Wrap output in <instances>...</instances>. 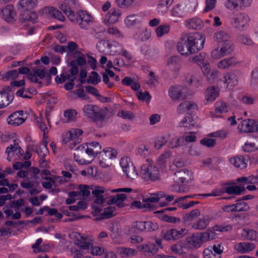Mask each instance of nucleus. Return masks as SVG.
<instances>
[{"instance_id": "f257e3e1", "label": "nucleus", "mask_w": 258, "mask_h": 258, "mask_svg": "<svg viewBox=\"0 0 258 258\" xmlns=\"http://www.w3.org/2000/svg\"><path fill=\"white\" fill-rule=\"evenodd\" d=\"M59 8L70 21L78 25L82 29H88L93 23V17L87 11L79 10L75 14L71 8L65 4H61Z\"/></svg>"}, {"instance_id": "f03ea898", "label": "nucleus", "mask_w": 258, "mask_h": 258, "mask_svg": "<svg viewBox=\"0 0 258 258\" xmlns=\"http://www.w3.org/2000/svg\"><path fill=\"white\" fill-rule=\"evenodd\" d=\"M140 176L147 183L157 182L161 179V171L155 164H144L141 167Z\"/></svg>"}, {"instance_id": "7ed1b4c3", "label": "nucleus", "mask_w": 258, "mask_h": 258, "mask_svg": "<svg viewBox=\"0 0 258 258\" xmlns=\"http://www.w3.org/2000/svg\"><path fill=\"white\" fill-rule=\"evenodd\" d=\"M184 37L188 48L186 52L194 53L203 48L205 42V37L202 33H191Z\"/></svg>"}, {"instance_id": "20e7f679", "label": "nucleus", "mask_w": 258, "mask_h": 258, "mask_svg": "<svg viewBox=\"0 0 258 258\" xmlns=\"http://www.w3.org/2000/svg\"><path fill=\"white\" fill-rule=\"evenodd\" d=\"M83 111L86 116L94 121L103 120L106 116L105 112L99 106L93 104L85 105Z\"/></svg>"}, {"instance_id": "39448f33", "label": "nucleus", "mask_w": 258, "mask_h": 258, "mask_svg": "<svg viewBox=\"0 0 258 258\" xmlns=\"http://www.w3.org/2000/svg\"><path fill=\"white\" fill-rule=\"evenodd\" d=\"M27 118V113L23 110H16L11 113L6 119L7 123L12 126L17 127L23 124Z\"/></svg>"}, {"instance_id": "423d86ee", "label": "nucleus", "mask_w": 258, "mask_h": 258, "mask_svg": "<svg viewBox=\"0 0 258 258\" xmlns=\"http://www.w3.org/2000/svg\"><path fill=\"white\" fill-rule=\"evenodd\" d=\"M214 40L217 42L219 47H225L228 50H234V46L231 40L230 36L223 31L216 32L214 35Z\"/></svg>"}, {"instance_id": "0eeeda50", "label": "nucleus", "mask_w": 258, "mask_h": 258, "mask_svg": "<svg viewBox=\"0 0 258 258\" xmlns=\"http://www.w3.org/2000/svg\"><path fill=\"white\" fill-rule=\"evenodd\" d=\"M191 172L186 168L179 169L175 172L173 179L175 183L179 185V191L184 190V185L190 178Z\"/></svg>"}, {"instance_id": "6e6552de", "label": "nucleus", "mask_w": 258, "mask_h": 258, "mask_svg": "<svg viewBox=\"0 0 258 258\" xmlns=\"http://www.w3.org/2000/svg\"><path fill=\"white\" fill-rule=\"evenodd\" d=\"M168 95L174 101L184 100L186 98V89L181 85H172L168 90Z\"/></svg>"}, {"instance_id": "1a4fd4ad", "label": "nucleus", "mask_w": 258, "mask_h": 258, "mask_svg": "<svg viewBox=\"0 0 258 258\" xmlns=\"http://www.w3.org/2000/svg\"><path fill=\"white\" fill-rule=\"evenodd\" d=\"M250 19L248 15L238 13L233 18V26L238 30L243 31L248 25Z\"/></svg>"}, {"instance_id": "9d476101", "label": "nucleus", "mask_w": 258, "mask_h": 258, "mask_svg": "<svg viewBox=\"0 0 258 258\" xmlns=\"http://www.w3.org/2000/svg\"><path fill=\"white\" fill-rule=\"evenodd\" d=\"M101 45L106 47L107 50L106 51L109 52L111 54H116L122 48L121 45L115 41H111L110 43L104 40L99 42L96 47L99 51L104 52L105 50L101 49Z\"/></svg>"}, {"instance_id": "9b49d317", "label": "nucleus", "mask_w": 258, "mask_h": 258, "mask_svg": "<svg viewBox=\"0 0 258 258\" xmlns=\"http://www.w3.org/2000/svg\"><path fill=\"white\" fill-rule=\"evenodd\" d=\"M75 59L70 61L69 66L70 67V73L72 76H76L78 74V66L84 67L87 63V60L85 54L82 56H74Z\"/></svg>"}, {"instance_id": "f8f14e48", "label": "nucleus", "mask_w": 258, "mask_h": 258, "mask_svg": "<svg viewBox=\"0 0 258 258\" xmlns=\"http://www.w3.org/2000/svg\"><path fill=\"white\" fill-rule=\"evenodd\" d=\"M238 129L244 133H258V121L250 119L243 120L238 124Z\"/></svg>"}, {"instance_id": "ddd939ff", "label": "nucleus", "mask_w": 258, "mask_h": 258, "mask_svg": "<svg viewBox=\"0 0 258 258\" xmlns=\"http://www.w3.org/2000/svg\"><path fill=\"white\" fill-rule=\"evenodd\" d=\"M120 165L123 172L128 178H134L133 175H137L135 172V167L131 161V159L128 157H124L120 160Z\"/></svg>"}, {"instance_id": "4468645a", "label": "nucleus", "mask_w": 258, "mask_h": 258, "mask_svg": "<svg viewBox=\"0 0 258 258\" xmlns=\"http://www.w3.org/2000/svg\"><path fill=\"white\" fill-rule=\"evenodd\" d=\"M0 16L8 23H13L16 20L17 13L12 5H8L2 8Z\"/></svg>"}, {"instance_id": "2eb2a0df", "label": "nucleus", "mask_w": 258, "mask_h": 258, "mask_svg": "<svg viewBox=\"0 0 258 258\" xmlns=\"http://www.w3.org/2000/svg\"><path fill=\"white\" fill-rule=\"evenodd\" d=\"M188 230L185 228H182L177 230L175 229H170L165 232L163 235L164 240H175L180 239L187 234Z\"/></svg>"}, {"instance_id": "dca6fc26", "label": "nucleus", "mask_w": 258, "mask_h": 258, "mask_svg": "<svg viewBox=\"0 0 258 258\" xmlns=\"http://www.w3.org/2000/svg\"><path fill=\"white\" fill-rule=\"evenodd\" d=\"M6 153L7 154V159L9 161L12 160L13 157L15 154L18 157L23 154V150L19 146L18 144L14 143V145H10L7 148Z\"/></svg>"}, {"instance_id": "f3484780", "label": "nucleus", "mask_w": 258, "mask_h": 258, "mask_svg": "<svg viewBox=\"0 0 258 258\" xmlns=\"http://www.w3.org/2000/svg\"><path fill=\"white\" fill-rule=\"evenodd\" d=\"M224 83V87L232 89L237 84V78L234 73H228L224 75V76L220 80Z\"/></svg>"}, {"instance_id": "a211bd4d", "label": "nucleus", "mask_w": 258, "mask_h": 258, "mask_svg": "<svg viewBox=\"0 0 258 258\" xmlns=\"http://www.w3.org/2000/svg\"><path fill=\"white\" fill-rule=\"evenodd\" d=\"M248 158L246 156H237L231 157L229 161L230 163L236 168L244 169L247 166Z\"/></svg>"}, {"instance_id": "6ab92c4d", "label": "nucleus", "mask_w": 258, "mask_h": 258, "mask_svg": "<svg viewBox=\"0 0 258 258\" xmlns=\"http://www.w3.org/2000/svg\"><path fill=\"white\" fill-rule=\"evenodd\" d=\"M77 239L75 244L82 249L88 250L92 246L93 243L86 237L82 236L79 233H76Z\"/></svg>"}, {"instance_id": "aec40b11", "label": "nucleus", "mask_w": 258, "mask_h": 258, "mask_svg": "<svg viewBox=\"0 0 258 258\" xmlns=\"http://www.w3.org/2000/svg\"><path fill=\"white\" fill-rule=\"evenodd\" d=\"M38 16L36 13L32 10H26L21 11L20 19L24 21H31L34 23L37 22Z\"/></svg>"}, {"instance_id": "412c9836", "label": "nucleus", "mask_w": 258, "mask_h": 258, "mask_svg": "<svg viewBox=\"0 0 258 258\" xmlns=\"http://www.w3.org/2000/svg\"><path fill=\"white\" fill-rule=\"evenodd\" d=\"M106 190L104 187L96 186L92 191V194L95 197L94 202L97 204L102 205L105 202V199L103 198L102 194Z\"/></svg>"}, {"instance_id": "4be33fe9", "label": "nucleus", "mask_w": 258, "mask_h": 258, "mask_svg": "<svg viewBox=\"0 0 258 258\" xmlns=\"http://www.w3.org/2000/svg\"><path fill=\"white\" fill-rule=\"evenodd\" d=\"M140 250L146 255L151 256L157 252L158 247L155 244L149 243L140 246Z\"/></svg>"}, {"instance_id": "5701e85b", "label": "nucleus", "mask_w": 258, "mask_h": 258, "mask_svg": "<svg viewBox=\"0 0 258 258\" xmlns=\"http://www.w3.org/2000/svg\"><path fill=\"white\" fill-rule=\"evenodd\" d=\"M205 99L209 102H213L219 95V91L218 89L214 86H211L208 87L206 90Z\"/></svg>"}, {"instance_id": "b1692460", "label": "nucleus", "mask_w": 258, "mask_h": 258, "mask_svg": "<svg viewBox=\"0 0 258 258\" xmlns=\"http://www.w3.org/2000/svg\"><path fill=\"white\" fill-rule=\"evenodd\" d=\"M120 16L119 11L115 9H111L106 15V25H110L116 23Z\"/></svg>"}, {"instance_id": "393cba45", "label": "nucleus", "mask_w": 258, "mask_h": 258, "mask_svg": "<svg viewBox=\"0 0 258 258\" xmlns=\"http://www.w3.org/2000/svg\"><path fill=\"white\" fill-rule=\"evenodd\" d=\"M233 51L232 50H228V48L223 46L220 47V49L219 47H217L212 50L211 56L214 59H219L227 54H230Z\"/></svg>"}, {"instance_id": "a878e982", "label": "nucleus", "mask_w": 258, "mask_h": 258, "mask_svg": "<svg viewBox=\"0 0 258 258\" xmlns=\"http://www.w3.org/2000/svg\"><path fill=\"white\" fill-rule=\"evenodd\" d=\"M254 248L253 243L249 242H240L235 246L237 251L241 253H245L248 252Z\"/></svg>"}, {"instance_id": "bb28decb", "label": "nucleus", "mask_w": 258, "mask_h": 258, "mask_svg": "<svg viewBox=\"0 0 258 258\" xmlns=\"http://www.w3.org/2000/svg\"><path fill=\"white\" fill-rule=\"evenodd\" d=\"M14 96L6 92H0V108L7 106L13 100Z\"/></svg>"}, {"instance_id": "cd10ccee", "label": "nucleus", "mask_w": 258, "mask_h": 258, "mask_svg": "<svg viewBox=\"0 0 258 258\" xmlns=\"http://www.w3.org/2000/svg\"><path fill=\"white\" fill-rule=\"evenodd\" d=\"M224 193L229 195H240L245 191L243 185H230L224 188Z\"/></svg>"}, {"instance_id": "c85d7f7f", "label": "nucleus", "mask_w": 258, "mask_h": 258, "mask_svg": "<svg viewBox=\"0 0 258 258\" xmlns=\"http://www.w3.org/2000/svg\"><path fill=\"white\" fill-rule=\"evenodd\" d=\"M75 139L74 136L72 134V132L69 131L62 136V143L63 144H67L68 143L72 142L70 145L69 148L71 149H73L76 145Z\"/></svg>"}, {"instance_id": "c756f323", "label": "nucleus", "mask_w": 258, "mask_h": 258, "mask_svg": "<svg viewBox=\"0 0 258 258\" xmlns=\"http://www.w3.org/2000/svg\"><path fill=\"white\" fill-rule=\"evenodd\" d=\"M37 3V0H21L19 3L18 9L21 11L32 10Z\"/></svg>"}, {"instance_id": "7c9ffc66", "label": "nucleus", "mask_w": 258, "mask_h": 258, "mask_svg": "<svg viewBox=\"0 0 258 258\" xmlns=\"http://www.w3.org/2000/svg\"><path fill=\"white\" fill-rule=\"evenodd\" d=\"M209 223L208 216H204L199 218L196 222L192 224V228L198 230H203L207 227Z\"/></svg>"}, {"instance_id": "2f4dec72", "label": "nucleus", "mask_w": 258, "mask_h": 258, "mask_svg": "<svg viewBox=\"0 0 258 258\" xmlns=\"http://www.w3.org/2000/svg\"><path fill=\"white\" fill-rule=\"evenodd\" d=\"M38 148L36 153L39 158V164L42 166L46 165V160H45V157L49 153L48 147L39 146Z\"/></svg>"}, {"instance_id": "473e14b6", "label": "nucleus", "mask_w": 258, "mask_h": 258, "mask_svg": "<svg viewBox=\"0 0 258 258\" xmlns=\"http://www.w3.org/2000/svg\"><path fill=\"white\" fill-rule=\"evenodd\" d=\"M177 49L182 55H187L192 54V52H186L187 50V45L185 37H181L177 44Z\"/></svg>"}, {"instance_id": "72a5a7b5", "label": "nucleus", "mask_w": 258, "mask_h": 258, "mask_svg": "<svg viewBox=\"0 0 258 258\" xmlns=\"http://www.w3.org/2000/svg\"><path fill=\"white\" fill-rule=\"evenodd\" d=\"M170 14L173 17L182 18L185 17L186 12L181 5L177 4L171 10Z\"/></svg>"}, {"instance_id": "f704fd0d", "label": "nucleus", "mask_w": 258, "mask_h": 258, "mask_svg": "<svg viewBox=\"0 0 258 258\" xmlns=\"http://www.w3.org/2000/svg\"><path fill=\"white\" fill-rule=\"evenodd\" d=\"M186 242L196 248L199 247L202 243L199 233H194L187 237Z\"/></svg>"}, {"instance_id": "c9c22d12", "label": "nucleus", "mask_w": 258, "mask_h": 258, "mask_svg": "<svg viewBox=\"0 0 258 258\" xmlns=\"http://www.w3.org/2000/svg\"><path fill=\"white\" fill-rule=\"evenodd\" d=\"M167 64L170 69L176 72L180 68V59L177 56H172L170 57L167 61Z\"/></svg>"}, {"instance_id": "e433bc0d", "label": "nucleus", "mask_w": 258, "mask_h": 258, "mask_svg": "<svg viewBox=\"0 0 258 258\" xmlns=\"http://www.w3.org/2000/svg\"><path fill=\"white\" fill-rule=\"evenodd\" d=\"M197 104L192 101H183L181 102L177 108L179 112H183L186 110H190L196 109Z\"/></svg>"}, {"instance_id": "4c0bfd02", "label": "nucleus", "mask_w": 258, "mask_h": 258, "mask_svg": "<svg viewBox=\"0 0 258 258\" xmlns=\"http://www.w3.org/2000/svg\"><path fill=\"white\" fill-rule=\"evenodd\" d=\"M117 251L122 257L132 256L136 253L135 249L124 247H118Z\"/></svg>"}, {"instance_id": "58836bf2", "label": "nucleus", "mask_w": 258, "mask_h": 258, "mask_svg": "<svg viewBox=\"0 0 258 258\" xmlns=\"http://www.w3.org/2000/svg\"><path fill=\"white\" fill-rule=\"evenodd\" d=\"M236 63L237 61L236 58L234 57H232L220 60L218 63L217 67L220 69H225Z\"/></svg>"}, {"instance_id": "ea45409f", "label": "nucleus", "mask_w": 258, "mask_h": 258, "mask_svg": "<svg viewBox=\"0 0 258 258\" xmlns=\"http://www.w3.org/2000/svg\"><path fill=\"white\" fill-rule=\"evenodd\" d=\"M196 124L195 120L191 114H188L182 118L180 122V126L190 129L191 126H194Z\"/></svg>"}, {"instance_id": "a19ab883", "label": "nucleus", "mask_w": 258, "mask_h": 258, "mask_svg": "<svg viewBox=\"0 0 258 258\" xmlns=\"http://www.w3.org/2000/svg\"><path fill=\"white\" fill-rule=\"evenodd\" d=\"M151 36V32L147 28L142 32L141 29L138 28L136 34L134 35L136 39H141L142 41L148 39Z\"/></svg>"}, {"instance_id": "79ce46f5", "label": "nucleus", "mask_w": 258, "mask_h": 258, "mask_svg": "<svg viewBox=\"0 0 258 258\" xmlns=\"http://www.w3.org/2000/svg\"><path fill=\"white\" fill-rule=\"evenodd\" d=\"M215 112L216 113H224L228 110V106L226 103L222 101H219L215 104Z\"/></svg>"}, {"instance_id": "37998d69", "label": "nucleus", "mask_w": 258, "mask_h": 258, "mask_svg": "<svg viewBox=\"0 0 258 258\" xmlns=\"http://www.w3.org/2000/svg\"><path fill=\"white\" fill-rule=\"evenodd\" d=\"M88 148L92 151V157H97L98 154H101L100 150L101 149V145L97 142H92L88 144Z\"/></svg>"}, {"instance_id": "c03bdc74", "label": "nucleus", "mask_w": 258, "mask_h": 258, "mask_svg": "<svg viewBox=\"0 0 258 258\" xmlns=\"http://www.w3.org/2000/svg\"><path fill=\"white\" fill-rule=\"evenodd\" d=\"M47 10L51 17L61 22H63L66 20L64 16L62 14L61 12L59 10L53 7L48 8Z\"/></svg>"}, {"instance_id": "a18cd8bd", "label": "nucleus", "mask_w": 258, "mask_h": 258, "mask_svg": "<svg viewBox=\"0 0 258 258\" xmlns=\"http://www.w3.org/2000/svg\"><path fill=\"white\" fill-rule=\"evenodd\" d=\"M258 235L257 232L252 229H244L242 232V236L247 240H255Z\"/></svg>"}, {"instance_id": "49530a36", "label": "nucleus", "mask_w": 258, "mask_h": 258, "mask_svg": "<svg viewBox=\"0 0 258 258\" xmlns=\"http://www.w3.org/2000/svg\"><path fill=\"white\" fill-rule=\"evenodd\" d=\"M203 26V22L200 18H194L189 20L187 27L192 29H200Z\"/></svg>"}, {"instance_id": "de8ad7c7", "label": "nucleus", "mask_w": 258, "mask_h": 258, "mask_svg": "<svg viewBox=\"0 0 258 258\" xmlns=\"http://www.w3.org/2000/svg\"><path fill=\"white\" fill-rule=\"evenodd\" d=\"M126 198V195L124 194H117L115 196L112 197L108 201L109 204H116L120 205L125 201Z\"/></svg>"}, {"instance_id": "09e8293b", "label": "nucleus", "mask_w": 258, "mask_h": 258, "mask_svg": "<svg viewBox=\"0 0 258 258\" xmlns=\"http://www.w3.org/2000/svg\"><path fill=\"white\" fill-rule=\"evenodd\" d=\"M101 154H103V156L108 159H112L116 157L117 152L113 148H106L103 150Z\"/></svg>"}, {"instance_id": "8fccbe9b", "label": "nucleus", "mask_w": 258, "mask_h": 258, "mask_svg": "<svg viewBox=\"0 0 258 258\" xmlns=\"http://www.w3.org/2000/svg\"><path fill=\"white\" fill-rule=\"evenodd\" d=\"M42 241V239L41 238H39L37 239L35 243L32 245V248L35 253H39L46 250L45 247L46 246L45 245L42 244L40 245Z\"/></svg>"}, {"instance_id": "3c124183", "label": "nucleus", "mask_w": 258, "mask_h": 258, "mask_svg": "<svg viewBox=\"0 0 258 258\" xmlns=\"http://www.w3.org/2000/svg\"><path fill=\"white\" fill-rule=\"evenodd\" d=\"M21 186L24 188L30 189L29 194L32 196L37 195L40 192L36 188H33L34 185L32 182H21Z\"/></svg>"}, {"instance_id": "603ef678", "label": "nucleus", "mask_w": 258, "mask_h": 258, "mask_svg": "<svg viewBox=\"0 0 258 258\" xmlns=\"http://www.w3.org/2000/svg\"><path fill=\"white\" fill-rule=\"evenodd\" d=\"M168 25H160L156 29L155 32L158 37H161L164 35L168 33L170 31Z\"/></svg>"}, {"instance_id": "864d4df0", "label": "nucleus", "mask_w": 258, "mask_h": 258, "mask_svg": "<svg viewBox=\"0 0 258 258\" xmlns=\"http://www.w3.org/2000/svg\"><path fill=\"white\" fill-rule=\"evenodd\" d=\"M234 205L235 212L246 211L249 208L247 204L242 200H237Z\"/></svg>"}, {"instance_id": "5fc2aeb1", "label": "nucleus", "mask_w": 258, "mask_h": 258, "mask_svg": "<svg viewBox=\"0 0 258 258\" xmlns=\"http://www.w3.org/2000/svg\"><path fill=\"white\" fill-rule=\"evenodd\" d=\"M137 16L134 14L130 15L124 20V22L127 27H130L139 22Z\"/></svg>"}, {"instance_id": "6e6d98bb", "label": "nucleus", "mask_w": 258, "mask_h": 258, "mask_svg": "<svg viewBox=\"0 0 258 258\" xmlns=\"http://www.w3.org/2000/svg\"><path fill=\"white\" fill-rule=\"evenodd\" d=\"M239 0H226L224 6L229 10H237L239 8Z\"/></svg>"}, {"instance_id": "4d7b16f0", "label": "nucleus", "mask_w": 258, "mask_h": 258, "mask_svg": "<svg viewBox=\"0 0 258 258\" xmlns=\"http://www.w3.org/2000/svg\"><path fill=\"white\" fill-rule=\"evenodd\" d=\"M136 96L139 100L145 101L147 103H149L151 101V96L147 91L145 92L138 91L136 93Z\"/></svg>"}, {"instance_id": "13d9d810", "label": "nucleus", "mask_w": 258, "mask_h": 258, "mask_svg": "<svg viewBox=\"0 0 258 258\" xmlns=\"http://www.w3.org/2000/svg\"><path fill=\"white\" fill-rule=\"evenodd\" d=\"M161 197V194H153L150 197L144 199L143 201L145 203V205H148L149 207H150V203H154L158 202L160 198Z\"/></svg>"}, {"instance_id": "bf43d9fd", "label": "nucleus", "mask_w": 258, "mask_h": 258, "mask_svg": "<svg viewBox=\"0 0 258 258\" xmlns=\"http://www.w3.org/2000/svg\"><path fill=\"white\" fill-rule=\"evenodd\" d=\"M19 76V72L17 70H13L9 71L6 73L3 76V80L4 81H8L10 79L14 80L17 78Z\"/></svg>"}, {"instance_id": "052dcab7", "label": "nucleus", "mask_w": 258, "mask_h": 258, "mask_svg": "<svg viewBox=\"0 0 258 258\" xmlns=\"http://www.w3.org/2000/svg\"><path fill=\"white\" fill-rule=\"evenodd\" d=\"M168 138L165 136L158 137L155 141L154 147L159 150L167 142Z\"/></svg>"}, {"instance_id": "680f3d73", "label": "nucleus", "mask_w": 258, "mask_h": 258, "mask_svg": "<svg viewBox=\"0 0 258 258\" xmlns=\"http://www.w3.org/2000/svg\"><path fill=\"white\" fill-rule=\"evenodd\" d=\"M101 81V78L99 74L96 72H92L91 75L89 76L87 80L88 83L96 85Z\"/></svg>"}, {"instance_id": "e2e57ef3", "label": "nucleus", "mask_w": 258, "mask_h": 258, "mask_svg": "<svg viewBox=\"0 0 258 258\" xmlns=\"http://www.w3.org/2000/svg\"><path fill=\"white\" fill-rule=\"evenodd\" d=\"M202 243L209 241L213 238L214 233L212 231H208L205 232L199 233Z\"/></svg>"}, {"instance_id": "0e129e2a", "label": "nucleus", "mask_w": 258, "mask_h": 258, "mask_svg": "<svg viewBox=\"0 0 258 258\" xmlns=\"http://www.w3.org/2000/svg\"><path fill=\"white\" fill-rule=\"evenodd\" d=\"M210 248L215 254L218 256H220L224 250L222 243L218 241L216 242L212 246L210 247Z\"/></svg>"}, {"instance_id": "69168bd1", "label": "nucleus", "mask_w": 258, "mask_h": 258, "mask_svg": "<svg viewBox=\"0 0 258 258\" xmlns=\"http://www.w3.org/2000/svg\"><path fill=\"white\" fill-rule=\"evenodd\" d=\"M168 8V6L163 2V1L161 0L157 6L156 10L159 15H163L167 11Z\"/></svg>"}, {"instance_id": "338daca9", "label": "nucleus", "mask_w": 258, "mask_h": 258, "mask_svg": "<svg viewBox=\"0 0 258 258\" xmlns=\"http://www.w3.org/2000/svg\"><path fill=\"white\" fill-rule=\"evenodd\" d=\"M200 215V211L198 209H194L184 216V221H191L198 217Z\"/></svg>"}, {"instance_id": "774afa93", "label": "nucleus", "mask_w": 258, "mask_h": 258, "mask_svg": "<svg viewBox=\"0 0 258 258\" xmlns=\"http://www.w3.org/2000/svg\"><path fill=\"white\" fill-rule=\"evenodd\" d=\"M200 144L208 148H213L216 145V140L214 139L204 138L200 141Z\"/></svg>"}]
</instances>
